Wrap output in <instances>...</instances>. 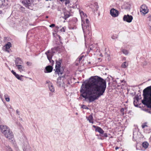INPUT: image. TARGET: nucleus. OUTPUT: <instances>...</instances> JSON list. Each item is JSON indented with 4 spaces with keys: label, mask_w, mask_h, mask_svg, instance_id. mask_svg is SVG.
Returning a JSON list of instances; mask_svg holds the SVG:
<instances>
[{
    "label": "nucleus",
    "mask_w": 151,
    "mask_h": 151,
    "mask_svg": "<svg viewBox=\"0 0 151 151\" xmlns=\"http://www.w3.org/2000/svg\"><path fill=\"white\" fill-rule=\"evenodd\" d=\"M16 113H17V114H19V112L17 110H16Z\"/></svg>",
    "instance_id": "4c0bfd02"
},
{
    "label": "nucleus",
    "mask_w": 151,
    "mask_h": 151,
    "mask_svg": "<svg viewBox=\"0 0 151 151\" xmlns=\"http://www.w3.org/2000/svg\"><path fill=\"white\" fill-rule=\"evenodd\" d=\"M96 131L99 132L101 134H103L104 132V131L103 129L100 127H97L96 129Z\"/></svg>",
    "instance_id": "6ab92c4d"
},
{
    "label": "nucleus",
    "mask_w": 151,
    "mask_h": 151,
    "mask_svg": "<svg viewBox=\"0 0 151 151\" xmlns=\"http://www.w3.org/2000/svg\"><path fill=\"white\" fill-rule=\"evenodd\" d=\"M104 136L106 137H107V135L105 133L104 134Z\"/></svg>",
    "instance_id": "c9c22d12"
},
{
    "label": "nucleus",
    "mask_w": 151,
    "mask_h": 151,
    "mask_svg": "<svg viewBox=\"0 0 151 151\" xmlns=\"http://www.w3.org/2000/svg\"><path fill=\"white\" fill-rule=\"evenodd\" d=\"M106 88V83L104 80L97 76H92L88 82L82 84L80 92L82 97L91 102L103 95Z\"/></svg>",
    "instance_id": "f257e3e1"
},
{
    "label": "nucleus",
    "mask_w": 151,
    "mask_h": 151,
    "mask_svg": "<svg viewBox=\"0 0 151 151\" xmlns=\"http://www.w3.org/2000/svg\"><path fill=\"white\" fill-rule=\"evenodd\" d=\"M4 97L6 101L9 102L10 101L9 97L7 95H5L4 96Z\"/></svg>",
    "instance_id": "393cba45"
},
{
    "label": "nucleus",
    "mask_w": 151,
    "mask_h": 151,
    "mask_svg": "<svg viewBox=\"0 0 151 151\" xmlns=\"http://www.w3.org/2000/svg\"><path fill=\"white\" fill-rule=\"evenodd\" d=\"M45 54L47 55L48 60L50 63L52 62V61H53L51 60L52 57V56L51 52H50V50H48L46 52Z\"/></svg>",
    "instance_id": "ddd939ff"
},
{
    "label": "nucleus",
    "mask_w": 151,
    "mask_h": 151,
    "mask_svg": "<svg viewBox=\"0 0 151 151\" xmlns=\"http://www.w3.org/2000/svg\"><path fill=\"white\" fill-rule=\"evenodd\" d=\"M111 15L113 17H115L118 16L119 12L114 8L111 9L110 10Z\"/></svg>",
    "instance_id": "6e6552de"
},
{
    "label": "nucleus",
    "mask_w": 151,
    "mask_h": 151,
    "mask_svg": "<svg viewBox=\"0 0 151 151\" xmlns=\"http://www.w3.org/2000/svg\"><path fill=\"white\" fill-rule=\"evenodd\" d=\"M132 19L133 17L132 16L129 14L124 15L123 18V20L124 21L128 23L131 22Z\"/></svg>",
    "instance_id": "1a4fd4ad"
},
{
    "label": "nucleus",
    "mask_w": 151,
    "mask_h": 151,
    "mask_svg": "<svg viewBox=\"0 0 151 151\" xmlns=\"http://www.w3.org/2000/svg\"><path fill=\"white\" fill-rule=\"evenodd\" d=\"M61 65V61H57L56 62L55 65V72L58 73L59 75H62L63 72L60 70V68Z\"/></svg>",
    "instance_id": "423d86ee"
},
{
    "label": "nucleus",
    "mask_w": 151,
    "mask_h": 151,
    "mask_svg": "<svg viewBox=\"0 0 151 151\" xmlns=\"http://www.w3.org/2000/svg\"><path fill=\"white\" fill-rule=\"evenodd\" d=\"M128 65V63L127 62H125L123 63L122 65V66L123 68H125L127 67Z\"/></svg>",
    "instance_id": "5701e85b"
},
{
    "label": "nucleus",
    "mask_w": 151,
    "mask_h": 151,
    "mask_svg": "<svg viewBox=\"0 0 151 151\" xmlns=\"http://www.w3.org/2000/svg\"><path fill=\"white\" fill-rule=\"evenodd\" d=\"M119 149V147H116V148H115V149H116V150H117V149Z\"/></svg>",
    "instance_id": "58836bf2"
},
{
    "label": "nucleus",
    "mask_w": 151,
    "mask_h": 151,
    "mask_svg": "<svg viewBox=\"0 0 151 151\" xmlns=\"http://www.w3.org/2000/svg\"><path fill=\"white\" fill-rule=\"evenodd\" d=\"M147 126L146 125H142V128H144L145 127Z\"/></svg>",
    "instance_id": "f704fd0d"
},
{
    "label": "nucleus",
    "mask_w": 151,
    "mask_h": 151,
    "mask_svg": "<svg viewBox=\"0 0 151 151\" xmlns=\"http://www.w3.org/2000/svg\"><path fill=\"white\" fill-rule=\"evenodd\" d=\"M2 13V11H0V14Z\"/></svg>",
    "instance_id": "ea45409f"
},
{
    "label": "nucleus",
    "mask_w": 151,
    "mask_h": 151,
    "mask_svg": "<svg viewBox=\"0 0 151 151\" xmlns=\"http://www.w3.org/2000/svg\"><path fill=\"white\" fill-rule=\"evenodd\" d=\"M70 3V1L69 0H66L65 2V5H67L68 4Z\"/></svg>",
    "instance_id": "473e14b6"
},
{
    "label": "nucleus",
    "mask_w": 151,
    "mask_h": 151,
    "mask_svg": "<svg viewBox=\"0 0 151 151\" xmlns=\"http://www.w3.org/2000/svg\"><path fill=\"white\" fill-rule=\"evenodd\" d=\"M55 26V24H52L50 25V27H54Z\"/></svg>",
    "instance_id": "72a5a7b5"
},
{
    "label": "nucleus",
    "mask_w": 151,
    "mask_h": 151,
    "mask_svg": "<svg viewBox=\"0 0 151 151\" xmlns=\"http://www.w3.org/2000/svg\"><path fill=\"white\" fill-rule=\"evenodd\" d=\"M93 127H96V126H93Z\"/></svg>",
    "instance_id": "37998d69"
},
{
    "label": "nucleus",
    "mask_w": 151,
    "mask_h": 151,
    "mask_svg": "<svg viewBox=\"0 0 151 151\" xmlns=\"http://www.w3.org/2000/svg\"><path fill=\"white\" fill-rule=\"evenodd\" d=\"M0 129L1 132L8 139H11L13 138V133L8 126L5 125H1Z\"/></svg>",
    "instance_id": "20e7f679"
},
{
    "label": "nucleus",
    "mask_w": 151,
    "mask_h": 151,
    "mask_svg": "<svg viewBox=\"0 0 151 151\" xmlns=\"http://www.w3.org/2000/svg\"><path fill=\"white\" fill-rule=\"evenodd\" d=\"M31 0H23L22 1V3L25 6L29 8L31 2Z\"/></svg>",
    "instance_id": "4468645a"
},
{
    "label": "nucleus",
    "mask_w": 151,
    "mask_h": 151,
    "mask_svg": "<svg viewBox=\"0 0 151 151\" xmlns=\"http://www.w3.org/2000/svg\"><path fill=\"white\" fill-rule=\"evenodd\" d=\"M81 59H82V58H79V60H81Z\"/></svg>",
    "instance_id": "a19ab883"
},
{
    "label": "nucleus",
    "mask_w": 151,
    "mask_h": 151,
    "mask_svg": "<svg viewBox=\"0 0 151 151\" xmlns=\"http://www.w3.org/2000/svg\"><path fill=\"white\" fill-rule=\"evenodd\" d=\"M30 64V63L29 62H27V65H29Z\"/></svg>",
    "instance_id": "e433bc0d"
},
{
    "label": "nucleus",
    "mask_w": 151,
    "mask_h": 151,
    "mask_svg": "<svg viewBox=\"0 0 151 151\" xmlns=\"http://www.w3.org/2000/svg\"><path fill=\"white\" fill-rule=\"evenodd\" d=\"M60 31L61 32H65V28L64 27H63L62 28H61L60 29Z\"/></svg>",
    "instance_id": "7c9ffc66"
},
{
    "label": "nucleus",
    "mask_w": 151,
    "mask_h": 151,
    "mask_svg": "<svg viewBox=\"0 0 151 151\" xmlns=\"http://www.w3.org/2000/svg\"><path fill=\"white\" fill-rule=\"evenodd\" d=\"M5 0H0V7H2L6 4H5Z\"/></svg>",
    "instance_id": "4be33fe9"
},
{
    "label": "nucleus",
    "mask_w": 151,
    "mask_h": 151,
    "mask_svg": "<svg viewBox=\"0 0 151 151\" xmlns=\"http://www.w3.org/2000/svg\"><path fill=\"white\" fill-rule=\"evenodd\" d=\"M69 17V14H65V13H64V18L65 19H66V18H68Z\"/></svg>",
    "instance_id": "cd10ccee"
},
{
    "label": "nucleus",
    "mask_w": 151,
    "mask_h": 151,
    "mask_svg": "<svg viewBox=\"0 0 151 151\" xmlns=\"http://www.w3.org/2000/svg\"><path fill=\"white\" fill-rule=\"evenodd\" d=\"M79 12L82 22L81 25L83 31L84 32L88 31L89 32L90 30L89 22L88 20L86 18L87 15L83 11L80 10Z\"/></svg>",
    "instance_id": "f03ea898"
},
{
    "label": "nucleus",
    "mask_w": 151,
    "mask_h": 151,
    "mask_svg": "<svg viewBox=\"0 0 151 151\" xmlns=\"http://www.w3.org/2000/svg\"><path fill=\"white\" fill-rule=\"evenodd\" d=\"M46 18H48V17H46Z\"/></svg>",
    "instance_id": "c03bdc74"
},
{
    "label": "nucleus",
    "mask_w": 151,
    "mask_h": 151,
    "mask_svg": "<svg viewBox=\"0 0 151 151\" xmlns=\"http://www.w3.org/2000/svg\"><path fill=\"white\" fill-rule=\"evenodd\" d=\"M111 38L112 39L115 40L117 38V36L116 35H113L111 36Z\"/></svg>",
    "instance_id": "bb28decb"
},
{
    "label": "nucleus",
    "mask_w": 151,
    "mask_h": 151,
    "mask_svg": "<svg viewBox=\"0 0 151 151\" xmlns=\"http://www.w3.org/2000/svg\"><path fill=\"white\" fill-rule=\"evenodd\" d=\"M46 83L47 84V86L49 90L52 93L54 92L55 89L53 84L50 81H46Z\"/></svg>",
    "instance_id": "9d476101"
},
{
    "label": "nucleus",
    "mask_w": 151,
    "mask_h": 151,
    "mask_svg": "<svg viewBox=\"0 0 151 151\" xmlns=\"http://www.w3.org/2000/svg\"><path fill=\"white\" fill-rule=\"evenodd\" d=\"M57 83L58 86L62 87L64 88L65 87L66 85L67 84H70L64 76L59 77L57 79Z\"/></svg>",
    "instance_id": "39448f33"
},
{
    "label": "nucleus",
    "mask_w": 151,
    "mask_h": 151,
    "mask_svg": "<svg viewBox=\"0 0 151 151\" xmlns=\"http://www.w3.org/2000/svg\"><path fill=\"white\" fill-rule=\"evenodd\" d=\"M83 32H84V31H83ZM83 32L84 34V37H85V38L86 36V35L87 34L88 35H89L90 34V30H89V33L88 32V31H86V32ZM85 39H86V38H85Z\"/></svg>",
    "instance_id": "a878e982"
},
{
    "label": "nucleus",
    "mask_w": 151,
    "mask_h": 151,
    "mask_svg": "<svg viewBox=\"0 0 151 151\" xmlns=\"http://www.w3.org/2000/svg\"><path fill=\"white\" fill-rule=\"evenodd\" d=\"M82 108H83V109H88V107H87L86 106H85L84 105H83L82 106Z\"/></svg>",
    "instance_id": "2f4dec72"
},
{
    "label": "nucleus",
    "mask_w": 151,
    "mask_h": 151,
    "mask_svg": "<svg viewBox=\"0 0 151 151\" xmlns=\"http://www.w3.org/2000/svg\"><path fill=\"white\" fill-rule=\"evenodd\" d=\"M124 109L123 108H122L121 109V112L123 115L124 114Z\"/></svg>",
    "instance_id": "c756f323"
},
{
    "label": "nucleus",
    "mask_w": 151,
    "mask_h": 151,
    "mask_svg": "<svg viewBox=\"0 0 151 151\" xmlns=\"http://www.w3.org/2000/svg\"><path fill=\"white\" fill-rule=\"evenodd\" d=\"M150 88L148 87L143 91L144 98L142 103L144 104H151V89H149Z\"/></svg>",
    "instance_id": "7ed1b4c3"
},
{
    "label": "nucleus",
    "mask_w": 151,
    "mask_h": 151,
    "mask_svg": "<svg viewBox=\"0 0 151 151\" xmlns=\"http://www.w3.org/2000/svg\"><path fill=\"white\" fill-rule=\"evenodd\" d=\"M15 63L16 66H17L18 65H22L23 63L22 60L18 58H16L15 61Z\"/></svg>",
    "instance_id": "dca6fc26"
},
{
    "label": "nucleus",
    "mask_w": 151,
    "mask_h": 151,
    "mask_svg": "<svg viewBox=\"0 0 151 151\" xmlns=\"http://www.w3.org/2000/svg\"><path fill=\"white\" fill-rule=\"evenodd\" d=\"M12 47V44L10 42H8L4 47L5 51L8 52H10V48Z\"/></svg>",
    "instance_id": "f8f14e48"
},
{
    "label": "nucleus",
    "mask_w": 151,
    "mask_h": 151,
    "mask_svg": "<svg viewBox=\"0 0 151 151\" xmlns=\"http://www.w3.org/2000/svg\"><path fill=\"white\" fill-rule=\"evenodd\" d=\"M45 70H45V73H50L52 71V68L51 66H48L46 67Z\"/></svg>",
    "instance_id": "f3484780"
},
{
    "label": "nucleus",
    "mask_w": 151,
    "mask_h": 151,
    "mask_svg": "<svg viewBox=\"0 0 151 151\" xmlns=\"http://www.w3.org/2000/svg\"><path fill=\"white\" fill-rule=\"evenodd\" d=\"M149 12V9L147 6L145 5H142L140 8V12L143 15L147 14Z\"/></svg>",
    "instance_id": "0eeeda50"
},
{
    "label": "nucleus",
    "mask_w": 151,
    "mask_h": 151,
    "mask_svg": "<svg viewBox=\"0 0 151 151\" xmlns=\"http://www.w3.org/2000/svg\"><path fill=\"white\" fill-rule=\"evenodd\" d=\"M121 51L124 55H128L129 53V52L128 50L124 49H121Z\"/></svg>",
    "instance_id": "aec40b11"
},
{
    "label": "nucleus",
    "mask_w": 151,
    "mask_h": 151,
    "mask_svg": "<svg viewBox=\"0 0 151 151\" xmlns=\"http://www.w3.org/2000/svg\"><path fill=\"white\" fill-rule=\"evenodd\" d=\"M17 68L21 73H22L25 71V70L24 67V65H18L16 66Z\"/></svg>",
    "instance_id": "2eb2a0df"
},
{
    "label": "nucleus",
    "mask_w": 151,
    "mask_h": 151,
    "mask_svg": "<svg viewBox=\"0 0 151 151\" xmlns=\"http://www.w3.org/2000/svg\"><path fill=\"white\" fill-rule=\"evenodd\" d=\"M56 27L58 29L59 28V27H58L57 26Z\"/></svg>",
    "instance_id": "79ce46f5"
},
{
    "label": "nucleus",
    "mask_w": 151,
    "mask_h": 151,
    "mask_svg": "<svg viewBox=\"0 0 151 151\" xmlns=\"http://www.w3.org/2000/svg\"><path fill=\"white\" fill-rule=\"evenodd\" d=\"M88 120L89 121V122L92 123H93V118L91 115H90L88 118Z\"/></svg>",
    "instance_id": "b1692460"
},
{
    "label": "nucleus",
    "mask_w": 151,
    "mask_h": 151,
    "mask_svg": "<svg viewBox=\"0 0 151 151\" xmlns=\"http://www.w3.org/2000/svg\"><path fill=\"white\" fill-rule=\"evenodd\" d=\"M11 72L18 80L21 81H23V78H22L24 76H23L19 75L15 72L13 70H12Z\"/></svg>",
    "instance_id": "9b49d317"
},
{
    "label": "nucleus",
    "mask_w": 151,
    "mask_h": 151,
    "mask_svg": "<svg viewBox=\"0 0 151 151\" xmlns=\"http://www.w3.org/2000/svg\"><path fill=\"white\" fill-rule=\"evenodd\" d=\"M105 56L106 57H108V59H110V55L109 54H107V53H106Z\"/></svg>",
    "instance_id": "c85d7f7f"
},
{
    "label": "nucleus",
    "mask_w": 151,
    "mask_h": 151,
    "mask_svg": "<svg viewBox=\"0 0 151 151\" xmlns=\"http://www.w3.org/2000/svg\"><path fill=\"white\" fill-rule=\"evenodd\" d=\"M149 146L148 143L146 142H143L142 144V147L145 149H146L148 148Z\"/></svg>",
    "instance_id": "412c9836"
},
{
    "label": "nucleus",
    "mask_w": 151,
    "mask_h": 151,
    "mask_svg": "<svg viewBox=\"0 0 151 151\" xmlns=\"http://www.w3.org/2000/svg\"><path fill=\"white\" fill-rule=\"evenodd\" d=\"M130 5L127 3H124L122 6V7L125 9H129L130 7Z\"/></svg>",
    "instance_id": "a211bd4d"
}]
</instances>
